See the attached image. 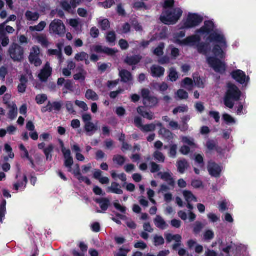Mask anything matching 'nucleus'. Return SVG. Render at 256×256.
I'll use <instances>...</instances> for the list:
<instances>
[{"instance_id": "nucleus-48", "label": "nucleus", "mask_w": 256, "mask_h": 256, "mask_svg": "<svg viewBox=\"0 0 256 256\" xmlns=\"http://www.w3.org/2000/svg\"><path fill=\"white\" fill-rule=\"evenodd\" d=\"M164 48V44L163 43L160 44L154 50V54L157 56H162L164 54L163 50Z\"/></svg>"}, {"instance_id": "nucleus-4", "label": "nucleus", "mask_w": 256, "mask_h": 256, "mask_svg": "<svg viewBox=\"0 0 256 256\" xmlns=\"http://www.w3.org/2000/svg\"><path fill=\"white\" fill-rule=\"evenodd\" d=\"M203 20L202 18L195 14H189L186 20H183L180 28H190L198 26Z\"/></svg>"}, {"instance_id": "nucleus-64", "label": "nucleus", "mask_w": 256, "mask_h": 256, "mask_svg": "<svg viewBox=\"0 0 256 256\" xmlns=\"http://www.w3.org/2000/svg\"><path fill=\"white\" fill-rule=\"evenodd\" d=\"M190 147L184 144V146L180 148V151L182 154L187 155L190 152Z\"/></svg>"}, {"instance_id": "nucleus-5", "label": "nucleus", "mask_w": 256, "mask_h": 256, "mask_svg": "<svg viewBox=\"0 0 256 256\" xmlns=\"http://www.w3.org/2000/svg\"><path fill=\"white\" fill-rule=\"evenodd\" d=\"M49 32L50 34L62 36L66 32V27L62 20H54L50 25Z\"/></svg>"}, {"instance_id": "nucleus-55", "label": "nucleus", "mask_w": 256, "mask_h": 256, "mask_svg": "<svg viewBox=\"0 0 256 256\" xmlns=\"http://www.w3.org/2000/svg\"><path fill=\"white\" fill-rule=\"evenodd\" d=\"M172 238L173 240L178 242V244H174L173 246L174 250H176L180 244L179 242L181 241L182 236L179 234H175L172 236Z\"/></svg>"}, {"instance_id": "nucleus-44", "label": "nucleus", "mask_w": 256, "mask_h": 256, "mask_svg": "<svg viewBox=\"0 0 256 256\" xmlns=\"http://www.w3.org/2000/svg\"><path fill=\"white\" fill-rule=\"evenodd\" d=\"M48 54L49 56H56L60 61V62H62V52H60V50H48Z\"/></svg>"}, {"instance_id": "nucleus-14", "label": "nucleus", "mask_w": 256, "mask_h": 256, "mask_svg": "<svg viewBox=\"0 0 256 256\" xmlns=\"http://www.w3.org/2000/svg\"><path fill=\"white\" fill-rule=\"evenodd\" d=\"M162 180L166 182L169 185L174 186V180L172 174L170 172H160L158 174Z\"/></svg>"}, {"instance_id": "nucleus-27", "label": "nucleus", "mask_w": 256, "mask_h": 256, "mask_svg": "<svg viewBox=\"0 0 256 256\" xmlns=\"http://www.w3.org/2000/svg\"><path fill=\"white\" fill-rule=\"evenodd\" d=\"M188 166V163L185 160H180L178 162V170L180 174H184Z\"/></svg>"}, {"instance_id": "nucleus-24", "label": "nucleus", "mask_w": 256, "mask_h": 256, "mask_svg": "<svg viewBox=\"0 0 256 256\" xmlns=\"http://www.w3.org/2000/svg\"><path fill=\"white\" fill-rule=\"evenodd\" d=\"M138 112L144 118L151 120L154 118V114L152 112H148L144 110V108L139 107L137 109Z\"/></svg>"}, {"instance_id": "nucleus-12", "label": "nucleus", "mask_w": 256, "mask_h": 256, "mask_svg": "<svg viewBox=\"0 0 256 256\" xmlns=\"http://www.w3.org/2000/svg\"><path fill=\"white\" fill-rule=\"evenodd\" d=\"M209 174L212 176L218 177L222 172V168L214 162H210L208 166Z\"/></svg>"}, {"instance_id": "nucleus-52", "label": "nucleus", "mask_w": 256, "mask_h": 256, "mask_svg": "<svg viewBox=\"0 0 256 256\" xmlns=\"http://www.w3.org/2000/svg\"><path fill=\"white\" fill-rule=\"evenodd\" d=\"M188 110V108L186 106H180L176 108H174L173 110V114H176L178 112H186Z\"/></svg>"}, {"instance_id": "nucleus-17", "label": "nucleus", "mask_w": 256, "mask_h": 256, "mask_svg": "<svg viewBox=\"0 0 256 256\" xmlns=\"http://www.w3.org/2000/svg\"><path fill=\"white\" fill-rule=\"evenodd\" d=\"M6 22L2 24L0 26V36L4 37L6 32L12 34L14 32V28L10 26H6Z\"/></svg>"}, {"instance_id": "nucleus-30", "label": "nucleus", "mask_w": 256, "mask_h": 256, "mask_svg": "<svg viewBox=\"0 0 256 256\" xmlns=\"http://www.w3.org/2000/svg\"><path fill=\"white\" fill-rule=\"evenodd\" d=\"M183 195L185 200L187 202H197L196 198L188 190L183 191Z\"/></svg>"}, {"instance_id": "nucleus-8", "label": "nucleus", "mask_w": 256, "mask_h": 256, "mask_svg": "<svg viewBox=\"0 0 256 256\" xmlns=\"http://www.w3.org/2000/svg\"><path fill=\"white\" fill-rule=\"evenodd\" d=\"M40 50L37 46L32 48L30 50L29 56L30 62L34 64L36 66H40L42 64V60L40 58Z\"/></svg>"}, {"instance_id": "nucleus-15", "label": "nucleus", "mask_w": 256, "mask_h": 256, "mask_svg": "<svg viewBox=\"0 0 256 256\" xmlns=\"http://www.w3.org/2000/svg\"><path fill=\"white\" fill-rule=\"evenodd\" d=\"M17 178H18V180H20V182H18L14 184V188L16 190H23L26 186L27 183V180L26 176L22 174L17 176Z\"/></svg>"}, {"instance_id": "nucleus-53", "label": "nucleus", "mask_w": 256, "mask_h": 256, "mask_svg": "<svg viewBox=\"0 0 256 256\" xmlns=\"http://www.w3.org/2000/svg\"><path fill=\"white\" fill-rule=\"evenodd\" d=\"M194 85L198 88H202L204 87V82L203 80L198 77L194 76Z\"/></svg>"}, {"instance_id": "nucleus-49", "label": "nucleus", "mask_w": 256, "mask_h": 256, "mask_svg": "<svg viewBox=\"0 0 256 256\" xmlns=\"http://www.w3.org/2000/svg\"><path fill=\"white\" fill-rule=\"evenodd\" d=\"M180 100H186L188 98V94L183 90H180L176 94Z\"/></svg>"}, {"instance_id": "nucleus-22", "label": "nucleus", "mask_w": 256, "mask_h": 256, "mask_svg": "<svg viewBox=\"0 0 256 256\" xmlns=\"http://www.w3.org/2000/svg\"><path fill=\"white\" fill-rule=\"evenodd\" d=\"M108 192L120 194H122L120 185L116 182H112L110 186L108 188Z\"/></svg>"}, {"instance_id": "nucleus-11", "label": "nucleus", "mask_w": 256, "mask_h": 256, "mask_svg": "<svg viewBox=\"0 0 256 256\" xmlns=\"http://www.w3.org/2000/svg\"><path fill=\"white\" fill-rule=\"evenodd\" d=\"M92 50L96 52L104 53L109 56H113L117 52L114 49L103 47L99 45L94 46L92 48Z\"/></svg>"}, {"instance_id": "nucleus-9", "label": "nucleus", "mask_w": 256, "mask_h": 256, "mask_svg": "<svg viewBox=\"0 0 256 256\" xmlns=\"http://www.w3.org/2000/svg\"><path fill=\"white\" fill-rule=\"evenodd\" d=\"M232 77L240 84H246L249 80V78L246 76L245 74L240 70L234 71L232 74Z\"/></svg>"}, {"instance_id": "nucleus-36", "label": "nucleus", "mask_w": 256, "mask_h": 256, "mask_svg": "<svg viewBox=\"0 0 256 256\" xmlns=\"http://www.w3.org/2000/svg\"><path fill=\"white\" fill-rule=\"evenodd\" d=\"M88 54L84 52H81L77 54L75 56V60L77 61H83L85 60L86 64H88Z\"/></svg>"}, {"instance_id": "nucleus-35", "label": "nucleus", "mask_w": 256, "mask_h": 256, "mask_svg": "<svg viewBox=\"0 0 256 256\" xmlns=\"http://www.w3.org/2000/svg\"><path fill=\"white\" fill-rule=\"evenodd\" d=\"M26 17L28 20L36 21L38 19L39 14L36 12H33L30 11H28L26 14Z\"/></svg>"}, {"instance_id": "nucleus-40", "label": "nucleus", "mask_w": 256, "mask_h": 256, "mask_svg": "<svg viewBox=\"0 0 256 256\" xmlns=\"http://www.w3.org/2000/svg\"><path fill=\"white\" fill-rule=\"evenodd\" d=\"M46 26V23L44 22H40L38 26H30V30L32 32L33 31H38L40 32L42 31Z\"/></svg>"}, {"instance_id": "nucleus-63", "label": "nucleus", "mask_w": 256, "mask_h": 256, "mask_svg": "<svg viewBox=\"0 0 256 256\" xmlns=\"http://www.w3.org/2000/svg\"><path fill=\"white\" fill-rule=\"evenodd\" d=\"M114 4L113 0H106V1L102 3H100L99 4L104 8H108L112 6Z\"/></svg>"}, {"instance_id": "nucleus-45", "label": "nucleus", "mask_w": 256, "mask_h": 256, "mask_svg": "<svg viewBox=\"0 0 256 256\" xmlns=\"http://www.w3.org/2000/svg\"><path fill=\"white\" fill-rule=\"evenodd\" d=\"M54 149V146L52 145H49L46 148H44V153L46 156V158L47 160H51L52 158V154Z\"/></svg>"}, {"instance_id": "nucleus-13", "label": "nucleus", "mask_w": 256, "mask_h": 256, "mask_svg": "<svg viewBox=\"0 0 256 256\" xmlns=\"http://www.w3.org/2000/svg\"><path fill=\"white\" fill-rule=\"evenodd\" d=\"M52 69L48 62L45 65L44 68L41 70L38 75L40 79L42 81H46L48 78L51 75Z\"/></svg>"}, {"instance_id": "nucleus-10", "label": "nucleus", "mask_w": 256, "mask_h": 256, "mask_svg": "<svg viewBox=\"0 0 256 256\" xmlns=\"http://www.w3.org/2000/svg\"><path fill=\"white\" fill-rule=\"evenodd\" d=\"M84 0H70V4L66 2H62L61 6L62 8L72 13L74 10Z\"/></svg>"}, {"instance_id": "nucleus-50", "label": "nucleus", "mask_w": 256, "mask_h": 256, "mask_svg": "<svg viewBox=\"0 0 256 256\" xmlns=\"http://www.w3.org/2000/svg\"><path fill=\"white\" fill-rule=\"evenodd\" d=\"M99 24L102 30H106L110 26L109 21L107 19L100 20Z\"/></svg>"}, {"instance_id": "nucleus-43", "label": "nucleus", "mask_w": 256, "mask_h": 256, "mask_svg": "<svg viewBox=\"0 0 256 256\" xmlns=\"http://www.w3.org/2000/svg\"><path fill=\"white\" fill-rule=\"evenodd\" d=\"M36 40L40 43L42 46H48V42L47 40L46 36L44 35H40L36 38Z\"/></svg>"}, {"instance_id": "nucleus-6", "label": "nucleus", "mask_w": 256, "mask_h": 256, "mask_svg": "<svg viewBox=\"0 0 256 256\" xmlns=\"http://www.w3.org/2000/svg\"><path fill=\"white\" fill-rule=\"evenodd\" d=\"M142 96L144 104L146 107L152 108L158 103V99L156 97L150 96V90L148 89H143L142 90Z\"/></svg>"}, {"instance_id": "nucleus-18", "label": "nucleus", "mask_w": 256, "mask_h": 256, "mask_svg": "<svg viewBox=\"0 0 256 256\" xmlns=\"http://www.w3.org/2000/svg\"><path fill=\"white\" fill-rule=\"evenodd\" d=\"M180 139L184 144H185L192 148H196V144L193 138L189 136H182Z\"/></svg>"}, {"instance_id": "nucleus-39", "label": "nucleus", "mask_w": 256, "mask_h": 256, "mask_svg": "<svg viewBox=\"0 0 256 256\" xmlns=\"http://www.w3.org/2000/svg\"><path fill=\"white\" fill-rule=\"evenodd\" d=\"M168 77L171 82H175L178 78V73L174 68H170V69Z\"/></svg>"}, {"instance_id": "nucleus-26", "label": "nucleus", "mask_w": 256, "mask_h": 256, "mask_svg": "<svg viewBox=\"0 0 256 256\" xmlns=\"http://www.w3.org/2000/svg\"><path fill=\"white\" fill-rule=\"evenodd\" d=\"M194 82L192 79L190 78H184L182 82L181 86L182 88H186L187 90H190L194 88Z\"/></svg>"}, {"instance_id": "nucleus-61", "label": "nucleus", "mask_w": 256, "mask_h": 256, "mask_svg": "<svg viewBox=\"0 0 256 256\" xmlns=\"http://www.w3.org/2000/svg\"><path fill=\"white\" fill-rule=\"evenodd\" d=\"M4 150L8 154V157L10 158H13L14 156V154L12 152V148L11 146L8 144H6L4 146Z\"/></svg>"}, {"instance_id": "nucleus-3", "label": "nucleus", "mask_w": 256, "mask_h": 256, "mask_svg": "<svg viewBox=\"0 0 256 256\" xmlns=\"http://www.w3.org/2000/svg\"><path fill=\"white\" fill-rule=\"evenodd\" d=\"M241 95L239 89L234 84H228V90L224 98V104L228 108H232L235 102L238 100Z\"/></svg>"}, {"instance_id": "nucleus-16", "label": "nucleus", "mask_w": 256, "mask_h": 256, "mask_svg": "<svg viewBox=\"0 0 256 256\" xmlns=\"http://www.w3.org/2000/svg\"><path fill=\"white\" fill-rule=\"evenodd\" d=\"M165 70L164 68L158 66H153L151 68V74L154 77H160L164 76Z\"/></svg>"}, {"instance_id": "nucleus-21", "label": "nucleus", "mask_w": 256, "mask_h": 256, "mask_svg": "<svg viewBox=\"0 0 256 256\" xmlns=\"http://www.w3.org/2000/svg\"><path fill=\"white\" fill-rule=\"evenodd\" d=\"M70 25L75 29V30L80 32L82 31V24L80 20L78 19H71L69 20Z\"/></svg>"}, {"instance_id": "nucleus-29", "label": "nucleus", "mask_w": 256, "mask_h": 256, "mask_svg": "<svg viewBox=\"0 0 256 256\" xmlns=\"http://www.w3.org/2000/svg\"><path fill=\"white\" fill-rule=\"evenodd\" d=\"M141 58L140 56H128L125 60V62L129 65H134L140 61Z\"/></svg>"}, {"instance_id": "nucleus-20", "label": "nucleus", "mask_w": 256, "mask_h": 256, "mask_svg": "<svg viewBox=\"0 0 256 256\" xmlns=\"http://www.w3.org/2000/svg\"><path fill=\"white\" fill-rule=\"evenodd\" d=\"M156 126L161 128L162 126V124L160 122H158L156 124L144 125L142 127L141 130L144 132H152L155 130Z\"/></svg>"}, {"instance_id": "nucleus-23", "label": "nucleus", "mask_w": 256, "mask_h": 256, "mask_svg": "<svg viewBox=\"0 0 256 256\" xmlns=\"http://www.w3.org/2000/svg\"><path fill=\"white\" fill-rule=\"evenodd\" d=\"M10 110L8 112V118L11 120L14 119L18 115V108L16 104L12 103L8 104Z\"/></svg>"}, {"instance_id": "nucleus-25", "label": "nucleus", "mask_w": 256, "mask_h": 256, "mask_svg": "<svg viewBox=\"0 0 256 256\" xmlns=\"http://www.w3.org/2000/svg\"><path fill=\"white\" fill-rule=\"evenodd\" d=\"M96 202L100 204L102 210L105 212L107 210L109 200L106 198H98L96 200Z\"/></svg>"}, {"instance_id": "nucleus-54", "label": "nucleus", "mask_w": 256, "mask_h": 256, "mask_svg": "<svg viewBox=\"0 0 256 256\" xmlns=\"http://www.w3.org/2000/svg\"><path fill=\"white\" fill-rule=\"evenodd\" d=\"M106 40L110 44H114L116 40V35L114 32H110L106 36Z\"/></svg>"}, {"instance_id": "nucleus-1", "label": "nucleus", "mask_w": 256, "mask_h": 256, "mask_svg": "<svg viewBox=\"0 0 256 256\" xmlns=\"http://www.w3.org/2000/svg\"><path fill=\"white\" fill-rule=\"evenodd\" d=\"M198 34L208 36L206 39L207 41L216 44L212 50H208L207 44L200 46L198 48L199 52L206 56L208 64L216 72L220 73L224 72L226 65L220 59H222L226 56L224 50L227 47L226 40L222 32L216 28L212 21L205 22L204 26L196 30V34L188 36L182 40H180L178 38L184 37L185 32H180L178 33L176 35V42L181 46H195L200 40Z\"/></svg>"}, {"instance_id": "nucleus-59", "label": "nucleus", "mask_w": 256, "mask_h": 256, "mask_svg": "<svg viewBox=\"0 0 256 256\" xmlns=\"http://www.w3.org/2000/svg\"><path fill=\"white\" fill-rule=\"evenodd\" d=\"M75 104L77 106L82 109L84 111H86L88 110V106L84 102L76 100Z\"/></svg>"}, {"instance_id": "nucleus-51", "label": "nucleus", "mask_w": 256, "mask_h": 256, "mask_svg": "<svg viewBox=\"0 0 256 256\" xmlns=\"http://www.w3.org/2000/svg\"><path fill=\"white\" fill-rule=\"evenodd\" d=\"M47 100V96L44 94H38L36 98L38 104H42Z\"/></svg>"}, {"instance_id": "nucleus-42", "label": "nucleus", "mask_w": 256, "mask_h": 256, "mask_svg": "<svg viewBox=\"0 0 256 256\" xmlns=\"http://www.w3.org/2000/svg\"><path fill=\"white\" fill-rule=\"evenodd\" d=\"M222 118L224 121L227 124H234L236 123V120L235 119L232 117L230 115L228 114H224L222 116Z\"/></svg>"}, {"instance_id": "nucleus-2", "label": "nucleus", "mask_w": 256, "mask_h": 256, "mask_svg": "<svg viewBox=\"0 0 256 256\" xmlns=\"http://www.w3.org/2000/svg\"><path fill=\"white\" fill-rule=\"evenodd\" d=\"M174 0H165L164 4V12L160 18L162 22L166 24H175L182 15V11L180 8H172Z\"/></svg>"}, {"instance_id": "nucleus-60", "label": "nucleus", "mask_w": 256, "mask_h": 256, "mask_svg": "<svg viewBox=\"0 0 256 256\" xmlns=\"http://www.w3.org/2000/svg\"><path fill=\"white\" fill-rule=\"evenodd\" d=\"M170 48L171 50V56L174 58H176L180 55V50L178 48H174L173 46H170Z\"/></svg>"}, {"instance_id": "nucleus-38", "label": "nucleus", "mask_w": 256, "mask_h": 256, "mask_svg": "<svg viewBox=\"0 0 256 256\" xmlns=\"http://www.w3.org/2000/svg\"><path fill=\"white\" fill-rule=\"evenodd\" d=\"M6 200H2L0 204V221L2 222V220L4 218V216L6 212Z\"/></svg>"}, {"instance_id": "nucleus-46", "label": "nucleus", "mask_w": 256, "mask_h": 256, "mask_svg": "<svg viewBox=\"0 0 256 256\" xmlns=\"http://www.w3.org/2000/svg\"><path fill=\"white\" fill-rule=\"evenodd\" d=\"M154 158L155 160L158 162H163L164 161L165 158L164 156L161 152L159 151H156L154 152Z\"/></svg>"}, {"instance_id": "nucleus-28", "label": "nucleus", "mask_w": 256, "mask_h": 256, "mask_svg": "<svg viewBox=\"0 0 256 256\" xmlns=\"http://www.w3.org/2000/svg\"><path fill=\"white\" fill-rule=\"evenodd\" d=\"M168 126L169 128L173 130L180 129L183 132L186 130L188 128V126H180L178 123L174 120H171Z\"/></svg>"}, {"instance_id": "nucleus-31", "label": "nucleus", "mask_w": 256, "mask_h": 256, "mask_svg": "<svg viewBox=\"0 0 256 256\" xmlns=\"http://www.w3.org/2000/svg\"><path fill=\"white\" fill-rule=\"evenodd\" d=\"M61 108V104L58 102H54L52 104L49 102L46 107V110H43V112L46 110L52 111L53 110H58Z\"/></svg>"}, {"instance_id": "nucleus-41", "label": "nucleus", "mask_w": 256, "mask_h": 256, "mask_svg": "<svg viewBox=\"0 0 256 256\" xmlns=\"http://www.w3.org/2000/svg\"><path fill=\"white\" fill-rule=\"evenodd\" d=\"M86 74V72L83 69H80L79 72L74 75V79L76 80H84Z\"/></svg>"}, {"instance_id": "nucleus-37", "label": "nucleus", "mask_w": 256, "mask_h": 256, "mask_svg": "<svg viewBox=\"0 0 256 256\" xmlns=\"http://www.w3.org/2000/svg\"><path fill=\"white\" fill-rule=\"evenodd\" d=\"M86 98L88 100H90L93 101L97 100L98 99V94L91 90H88L86 91Z\"/></svg>"}, {"instance_id": "nucleus-33", "label": "nucleus", "mask_w": 256, "mask_h": 256, "mask_svg": "<svg viewBox=\"0 0 256 256\" xmlns=\"http://www.w3.org/2000/svg\"><path fill=\"white\" fill-rule=\"evenodd\" d=\"M120 75L122 81L127 82L130 80L132 78V75L130 72L124 70L120 72Z\"/></svg>"}, {"instance_id": "nucleus-47", "label": "nucleus", "mask_w": 256, "mask_h": 256, "mask_svg": "<svg viewBox=\"0 0 256 256\" xmlns=\"http://www.w3.org/2000/svg\"><path fill=\"white\" fill-rule=\"evenodd\" d=\"M74 163L72 158H64V166L68 168V171L69 172H72V166Z\"/></svg>"}, {"instance_id": "nucleus-58", "label": "nucleus", "mask_w": 256, "mask_h": 256, "mask_svg": "<svg viewBox=\"0 0 256 256\" xmlns=\"http://www.w3.org/2000/svg\"><path fill=\"white\" fill-rule=\"evenodd\" d=\"M214 236V232L212 230H208L206 231L204 236V239L206 240H208L212 239Z\"/></svg>"}, {"instance_id": "nucleus-34", "label": "nucleus", "mask_w": 256, "mask_h": 256, "mask_svg": "<svg viewBox=\"0 0 256 256\" xmlns=\"http://www.w3.org/2000/svg\"><path fill=\"white\" fill-rule=\"evenodd\" d=\"M160 134L162 136L170 140L173 138V135L172 133L166 128H162V126L160 128V130L159 132Z\"/></svg>"}, {"instance_id": "nucleus-19", "label": "nucleus", "mask_w": 256, "mask_h": 256, "mask_svg": "<svg viewBox=\"0 0 256 256\" xmlns=\"http://www.w3.org/2000/svg\"><path fill=\"white\" fill-rule=\"evenodd\" d=\"M155 225L160 229L164 230L168 226V224L160 216H157L154 220Z\"/></svg>"}, {"instance_id": "nucleus-62", "label": "nucleus", "mask_w": 256, "mask_h": 256, "mask_svg": "<svg viewBox=\"0 0 256 256\" xmlns=\"http://www.w3.org/2000/svg\"><path fill=\"white\" fill-rule=\"evenodd\" d=\"M114 161L119 165H122L125 162V160L124 157L120 156H116L114 157Z\"/></svg>"}, {"instance_id": "nucleus-57", "label": "nucleus", "mask_w": 256, "mask_h": 256, "mask_svg": "<svg viewBox=\"0 0 256 256\" xmlns=\"http://www.w3.org/2000/svg\"><path fill=\"white\" fill-rule=\"evenodd\" d=\"M20 149L21 150V155L22 158H26L29 159L28 152L24 146L22 144L20 145Z\"/></svg>"}, {"instance_id": "nucleus-56", "label": "nucleus", "mask_w": 256, "mask_h": 256, "mask_svg": "<svg viewBox=\"0 0 256 256\" xmlns=\"http://www.w3.org/2000/svg\"><path fill=\"white\" fill-rule=\"evenodd\" d=\"M178 146L176 144L172 145L170 146L169 156L172 158H175Z\"/></svg>"}, {"instance_id": "nucleus-32", "label": "nucleus", "mask_w": 256, "mask_h": 256, "mask_svg": "<svg viewBox=\"0 0 256 256\" xmlns=\"http://www.w3.org/2000/svg\"><path fill=\"white\" fill-rule=\"evenodd\" d=\"M85 130L90 135H91L97 130V126L91 122L86 123L85 124Z\"/></svg>"}, {"instance_id": "nucleus-7", "label": "nucleus", "mask_w": 256, "mask_h": 256, "mask_svg": "<svg viewBox=\"0 0 256 256\" xmlns=\"http://www.w3.org/2000/svg\"><path fill=\"white\" fill-rule=\"evenodd\" d=\"M9 52L11 58L15 61H20L23 58V49L18 44H12L10 48Z\"/></svg>"}]
</instances>
